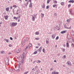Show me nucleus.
Masks as SVG:
<instances>
[{"label":"nucleus","instance_id":"obj_32","mask_svg":"<svg viewBox=\"0 0 74 74\" xmlns=\"http://www.w3.org/2000/svg\"><path fill=\"white\" fill-rule=\"evenodd\" d=\"M35 39L36 40H39V39H40V38H35Z\"/></svg>","mask_w":74,"mask_h":74},{"label":"nucleus","instance_id":"obj_61","mask_svg":"<svg viewBox=\"0 0 74 74\" xmlns=\"http://www.w3.org/2000/svg\"><path fill=\"white\" fill-rule=\"evenodd\" d=\"M30 74H33V73H32V72H31L30 73Z\"/></svg>","mask_w":74,"mask_h":74},{"label":"nucleus","instance_id":"obj_24","mask_svg":"<svg viewBox=\"0 0 74 74\" xmlns=\"http://www.w3.org/2000/svg\"><path fill=\"white\" fill-rule=\"evenodd\" d=\"M14 19H15L16 20H18V18L15 16L14 17Z\"/></svg>","mask_w":74,"mask_h":74},{"label":"nucleus","instance_id":"obj_64","mask_svg":"<svg viewBox=\"0 0 74 74\" xmlns=\"http://www.w3.org/2000/svg\"><path fill=\"white\" fill-rule=\"evenodd\" d=\"M54 62H56V60H55L54 61Z\"/></svg>","mask_w":74,"mask_h":74},{"label":"nucleus","instance_id":"obj_14","mask_svg":"<svg viewBox=\"0 0 74 74\" xmlns=\"http://www.w3.org/2000/svg\"><path fill=\"white\" fill-rule=\"evenodd\" d=\"M55 38V35L53 34L52 36V38L54 39Z\"/></svg>","mask_w":74,"mask_h":74},{"label":"nucleus","instance_id":"obj_17","mask_svg":"<svg viewBox=\"0 0 74 74\" xmlns=\"http://www.w3.org/2000/svg\"><path fill=\"white\" fill-rule=\"evenodd\" d=\"M6 10L7 12L9 11V8H6Z\"/></svg>","mask_w":74,"mask_h":74},{"label":"nucleus","instance_id":"obj_25","mask_svg":"<svg viewBox=\"0 0 74 74\" xmlns=\"http://www.w3.org/2000/svg\"><path fill=\"white\" fill-rule=\"evenodd\" d=\"M41 48H42V47H40V48L39 49V51H40V52L41 51Z\"/></svg>","mask_w":74,"mask_h":74},{"label":"nucleus","instance_id":"obj_50","mask_svg":"<svg viewBox=\"0 0 74 74\" xmlns=\"http://www.w3.org/2000/svg\"><path fill=\"white\" fill-rule=\"evenodd\" d=\"M6 61H7V62H6V61H5V63H8V62H9V61L8 60H7Z\"/></svg>","mask_w":74,"mask_h":74},{"label":"nucleus","instance_id":"obj_28","mask_svg":"<svg viewBox=\"0 0 74 74\" xmlns=\"http://www.w3.org/2000/svg\"><path fill=\"white\" fill-rule=\"evenodd\" d=\"M36 34V35H38V34H39V32H35Z\"/></svg>","mask_w":74,"mask_h":74},{"label":"nucleus","instance_id":"obj_44","mask_svg":"<svg viewBox=\"0 0 74 74\" xmlns=\"http://www.w3.org/2000/svg\"><path fill=\"white\" fill-rule=\"evenodd\" d=\"M42 51H43V52H45V49H44V48L43 49Z\"/></svg>","mask_w":74,"mask_h":74},{"label":"nucleus","instance_id":"obj_34","mask_svg":"<svg viewBox=\"0 0 74 74\" xmlns=\"http://www.w3.org/2000/svg\"><path fill=\"white\" fill-rule=\"evenodd\" d=\"M54 15H55V16H56L57 15V14L56 13H54Z\"/></svg>","mask_w":74,"mask_h":74},{"label":"nucleus","instance_id":"obj_4","mask_svg":"<svg viewBox=\"0 0 74 74\" xmlns=\"http://www.w3.org/2000/svg\"><path fill=\"white\" fill-rule=\"evenodd\" d=\"M20 52V50L19 49H16L14 51V52L15 53H18Z\"/></svg>","mask_w":74,"mask_h":74},{"label":"nucleus","instance_id":"obj_6","mask_svg":"<svg viewBox=\"0 0 74 74\" xmlns=\"http://www.w3.org/2000/svg\"><path fill=\"white\" fill-rule=\"evenodd\" d=\"M71 34L72 36H74V38H73V39H74V32L73 31H71Z\"/></svg>","mask_w":74,"mask_h":74},{"label":"nucleus","instance_id":"obj_12","mask_svg":"<svg viewBox=\"0 0 74 74\" xmlns=\"http://www.w3.org/2000/svg\"><path fill=\"white\" fill-rule=\"evenodd\" d=\"M66 32V31L65 30L64 31H62L60 32L61 34H64V33H65Z\"/></svg>","mask_w":74,"mask_h":74},{"label":"nucleus","instance_id":"obj_15","mask_svg":"<svg viewBox=\"0 0 74 74\" xmlns=\"http://www.w3.org/2000/svg\"><path fill=\"white\" fill-rule=\"evenodd\" d=\"M29 7L31 8L32 7V2H30V3L29 5Z\"/></svg>","mask_w":74,"mask_h":74},{"label":"nucleus","instance_id":"obj_16","mask_svg":"<svg viewBox=\"0 0 74 74\" xmlns=\"http://www.w3.org/2000/svg\"><path fill=\"white\" fill-rule=\"evenodd\" d=\"M39 70V71H38L37 70L36 71V73H35V74H38L39 73V71H40V70Z\"/></svg>","mask_w":74,"mask_h":74},{"label":"nucleus","instance_id":"obj_36","mask_svg":"<svg viewBox=\"0 0 74 74\" xmlns=\"http://www.w3.org/2000/svg\"><path fill=\"white\" fill-rule=\"evenodd\" d=\"M29 73V71H27L24 73V74H27V73Z\"/></svg>","mask_w":74,"mask_h":74},{"label":"nucleus","instance_id":"obj_35","mask_svg":"<svg viewBox=\"0 0 74 74\" xmlns=\"http://www.w3.org/2000/svg\"><path fill=\"white\" fill-rule=\"evenodd\" d=\"M53 69V67H51V68L50 69V71H52Z\"/></svg>","mask_w":74,"mask_h":74},{"label":"nucleus","instance_id":"obj_53","mask_svg":"<svg viewBox=\"0 0 74 74\" xmlns=\"http://www.w3.org/2000/svg\"><path fill=\"white\" fill-rule=\"evenodd\" d=\"M37 67H38V66H35V69H37Z\"/></svg>","mask_w":74,"mask_h":74},{"label":"nucleus","instance_id":"obj_58","mask_svg":"<svg viewBox=\"0 0 74 74\" xmlns=\"http://www.w3.org/2000/svg\"><path fill=\"white\" fill-rule=\"evenodd\" d=\"M12 7H10V10H12Z\"/></svg>","mask_w":74,"mask_h":74},{"label":"nucleus","instance_id":"obj_59","mask_svg":"<svg viewBox=\"0 0 74 74\" xmlns=\"http://www.w3.org/2000/svg\"><path fill=\"white\" fill-rule=\"evenodd\" d=\"M54 3H57V1H54Z\"/></svg>","mask_w":74,"mask_h":74},{"label":"nucleus","instance_id":"obj_22","mask_svg":"<svg viewBox=\"0 0 74 74\" xmlns=\"http://www.w3.org/2000/svg\"><path fill=\"white\" fill-rule=\"evenodd\" d=\"M36 53H37V51H35V52H34L33 54L34 55L35 54H36Z\"/></svg>","mask_w":74,"mask_h":74},{"label":"nucleus","instance_id":"obj_9","mask_svg":"<svg viewBox=\"0 0 74 74\" xmlns=\"http://www.w3.org/2000/svg\"><path fill=\"white\" fill-rule=\"evenodd\" d=\"M66 47H67V48H69V42H66Z\"/></svg>","mask_w":74,"mask_h":74},{"label":"nucleus","instance_id":"obj_57","mask_svg":"<svg viewBox=\"0 0 74 74\" xmlns=\"http://www.w3.org/2000/svg\"><path fill=\"white\" fill-rule=\"evenodd\" d=\"M36 62V61H34L33 63L34 64V63H35V62Z\"/></svg>","mask_w":74,"mask_h":74},{"label":"nucleus","instance_id":"obj_3","mask_svg":"<svg viewBox=\"0 0 74 74\" xmlns=\"http://www.w3.org/2000/svg\"><path fill=\"white\" fill-rule=\"evenodd\" d=\"M17 64L18 65V69H17L16 70V71H18V70H19V66H20V65H21V62L20 61H18V62H17Z\"/></svg>","mask_w":74,"mask_h":74},{"label":"nucleus","instance_id":"obj_23","mask_svg":"<svg viewBox=\"0 0 74 74\" xmlns=\"http://www.w3.org/2000/svg\"><path fill=\"white\" fill-rule=\"evenodd\" d=\"M26 40L25 39H23V42L24 43H25V42H26Z\"/></svg>","mask_w":74,"mask_h":74},{"label":"nucleus","instance_id":"obj_52","mask_svg":"<svg viewBox=\"0 0 74 74\" xmlns=\"http://www.w3.org/2000/svg\"><path fill=\"white\" fill-rule=\"evenodd\" d=\"M9 46L10 47H12V45H9Z\"/></svg>","mask_w":74,"mask_h":74},{"label":"nucleus","instance_id":"obj_21","mask_svg":"<svg viewBox=\"0 0 74 74\" xmlns=\"http://www.w3.org/2000/svg\"><path fill=\"white\" fill-rule=\"evenodd\" d=\"M40 62H41V61H40V60H38V61H36V63H40Z\"/></svg>","mask_w":74,"mask_h":74},{"label":"nucleus","instance_id":"obj_37","mask_svg":"<svg viewBox=\"0 0 74 74\" xmlns=\"http://www.w3.org/2000/svg\"><path fill=\"white\" fill-rule=\"evenodd\" d=\"M46 42L47 44H48L49 43V42L47 40L46 41Z\"/></svg>","mask_w":74,"mask_h":74},{"label":"nucleus","instance_id":"obj_54","mask_svg":"<svg viewBox=\"0 0 74 74\" xmlns=\"http://www.w3.org/2000/svg\"><path fill=\"white\" fill-rule=\"evenodd\" d=\"M8 55H11V52H9V53H8Z\"/></svg>","mask_w":74,"mask_h":74},{"label":"nucleus","instance_id":"obj_62","mask_svg":"<svg viewBox=\"0 0 74 74\" xmlns=\"http://www.w3.org/2000/svg\"><path fill=\"white\" fill-rule=\"evenodd\" d=\"M20 21H21V20H20L19 19H18V22H20Z\"/></svg>","mask_w":74,"mask_h":74},{"label":"nucleus","instance_id":"obj_38","mask_svg":"<svg viewBox=\"0 0 74 74\" xmlns=\"http://www.w3.org/2000/svg\"><path fill=\"white\" fill-rule=\"evenodd\" d=\"M21 17V15H19L17 17V19H18V18H19Z\"/></svg>","mask_w":74,"mask_h":74},{"label":"nucleus","instance_id":"obj_13","mask_svg":"<svg viewBox=\"0 0 74 74\" xmlns=\"http://www.w3.org/2000/svg\"><path fill=\"white\" fill-rule=\"evenodd\" d=\"M32 21H34L35 20V17H34L33 15H32Z\"/></svg>","mask_w":74,"mask_h":74},{"label":"nucleus","instance_id":"obj_45","mask_svg":"<svg viewBox=\"0 0 74 74\" xmlns=\"http://www.w3.org/2000/svg\"><path fill=\"white\" fill-rule=\"evenodd\" d=\"M63 58H64L65 59H66V55H64L63 56Z\"/></svg>","mask_w":74,"mask_h":74},{"label":"nucleus","instance_id":"obj_29","mask_svg":"<svg viewBox=\"0 0 74 74\" xmlns=\"http://www.w3.org/2000/svg\"><path fill=\"white\" fill-rule=\"evenodd\" d=\"M42 8H45V5L44 4L43 5H42Z\"/></svg>","mask_w":74,"mask_h":74},{"label":"nucleus","instance_id":"obj_43","mask_svg":"<svg viewBox=\"0 0 74 74\" xmlns=\"http://www.w3.org/2000/svg\"><path fill=\"white\" fill-rule=\"evenodd\" d=\"M70 6H71V4H69L68 5V8H69V7H70Z\"/></svg>","mask_w":74,"mask_h":74},{"label":"nucleus","instance_id":"obj_40","mask_svg":"<svg viewBox=\"0 0 74 74\" xmlns=\"http://www.w3.org/2000/svg\"><path fill=\"white\" fill-rule=\"evenodd\" d=\"M29 40V38L27 37L26 38V41H28V40Z\"/></svg>","mask_w":74,"mask_h":74},{"label":"nucleus","instance_id":"obj_33","mask_svg":"<svg viewBox=\"0 0 74 74\" xmlns=\"http://www.w3.org/2000/svg\"><path fill=\"white\" fill-rule=\"evenodd\" d=\"M49 2H50V1H49V0H47V4H48V3H49Z\"/></svg>","mask_w":74,"mask_h":74},{"label":"nucleus","instance_id":"obj_60","mask_svg":"<svg viewBox=\"0 0 74 74\" xmlns=\"http://www.w3.org/2000/svg\"><path fill=\"white\" fill-rule=\"evenodd\" d=\"M56 29H57V28H58V26H57L56 27Z\"/></svg>","mask_w":74,"mask_h":74},{"label":"nucleus","instance_id":"obj_20","mask_svg":"<svg viewBox=\"0 0 74 74\" xmlns=\"http://www.w3.org/2000/svg\"><path fill=\"white\" fill-rule=\"evenodd\" d=\"M4 40L6 41V42H9V41H8V40L6 39L5 38L4 39Z\"/></svg>","mask_w":74,"mask_h":74},{"label":"nucleus","instance_id":"obj_42","mask_svg":"<svg viewBox=\"0 0 74 74\" xmlns=\"http://www.w3.org/2000/svg\"><path fill=\"white\" fill-rule=\"evenodd\" d=\"M49 8V6H47L46 7V9H48Z\"/></svg>","mask_w":74,"mask_h":74},{"label":"nucleus","instance_id":"obj_51","mask_svg":"<svg viewBox=\"0 0 74 74\" xmlns=\"http://www.w3.org/2000/svg\"><path fill=\"white\" fill-rule=\"evenodd\" d=\"M53 7H56V5H53Z\"/></svg>","mask_w":74,"mask_h":74},{"label":"nucleus","instance_id":"obj_48","mask_svg":"<svg viewBox=\"0 0 74 74\" xmlns=\"http://www.w3.org/2000/svg\"><path fill=\"white\" fill-rule=\"evenodd\" d=\"M62 51H63V52H65V49H63Z\"/></svg>","mask_w":74,"mask_h":74},{"label":"nucleus","instance_id":"obj_2","mask_svg":"<svg viewBox=\"0 0 74 74\" xmlns=\"http://www.w3.org/2000/svg\"><path fill=\"white\" fill-rule=\"evenodd\" d=\"M16 25H17V23L13 22L11 23V25H10V26H15Z\"/></svg>","mask_w":74,"mask_h":74},{"label":"nucleus","instance_id":"obj_7","mask_svg":"<svg viewBox=\"0 0 74 74\" xmlns=\"http://www.w3.org/2000/svg\"><path fill=\"white\" fill-rule=\"evenodd\" d=\"M64 27L65 28H66V29H71V26H70L69 27H67V26L66 25H65Z\"/></svg>","mask_w":74,"mask_h":74},{"label":"nucleus","instance_id":"obj_8","mask_svg":"<svg viewBox=\"0 0 74 74\" xmlns=\"http://www.w3.org/2000/svg\"><path fill=\"white\" fill-rule=\"evenodd\" d=\"M5 19V20H7V19H8V15L7 16H4Z\"/></svg>","mask_w":74,"mask_h":74},{"label":"nucleus","instance_id":"obj_18","mask_svg":"<svg viewBox=\"0 0 74 74\" xmlns=\"http://www.w3.org/2000/svg\"><path fill=\"white\" fill-rule=\"evenodd\" d=\"M41 17L42 18H43L44 16V14H43L42 13H41Z\"/></svg>","mask_w":74,"mask_h":74},{"label":"nucleus","instance_id":"obj_49","mask_svg":"<svg viewBox=\"0 0 74 74\" xmlns=\"http://www.w3.org/2000/svg\"><path fill=\"white\" fill-rule=\"evenodd\" d=\"M20 62H21V63H23V60H22Z\"/></svg>","mask_w":74,"mask_h":74},{"label":"nucleus","instance_id":"obj_41","mask_svg":"<svg viewBox=\"0 0 74 74\" xmlns=\"http://www.w3.org/2000/svg\"><path fill=\"white\" fill-rule=\"evenodd\" d=\"M4 53V51H2L1 52V53L2 54H3V53Z\"/></svg>","mask_w":74,"mask_h":74},{"label":"nucleus","instance_id":"obj_1","mask_svg":"<svg viewBox=\"0 0 74 74\" xmlns=\"http://www.w3.org/2000/svg\"><path fill=\"white\" fill-rule=\"evenodd\" d=\"M30 48V47H29V46H27L25 48V50H23V57L22 58H23V59H25V55H26V54L27 53V52H26V49H29Z\"/></svg>","mask_w":74,"mask_h":74},{"label":"nucleus","instance_id":"obj_55","mask_svg":"<svg viewBox=\"0 0 74 74\" xmlns=\"http://www.w3.org/2000/svg\"><path fill=\"white\" fill-rule=\"evenodd\" d=\"M29 0V2L30 3H32V0Z\"/></svg>","mask_w":74,"mask_h":74},{"label":"nucleus","instance_id":"obj_47","mask_svg":"<svg viewBox=\"0 0 74 74\" xmlns=\"http://www.w3.org/2000/svg\"><path fill=\"white\" fill-rule=\"evenodd\" d=\"M10 39L11 40H13V38L11 37H10Z\"/></svg>","mask_w":74,"mask_h":74},{"label":"nucleus","instance_id":"obj_11","mask_svg":"<svg viewBox=\"0 0 74 74\" xmlns=\"http://www.w3.org/2000/svg\"><path fill=\"white\" fill-rule=\"evenodd\" d=\"M68 3H74V0H70L68 1Z\"/></svg>","mask_w":74,"mask_h":74},{"label":"nucleus","instance_id":"obj_27","mask_svg":"<svg viewBox=\"0 0 74 74\" xmlns=\"http://www.w3.org/2000/svg\"><path fill=\"white\" fill-rule=\"evenodd\" d=\"M29 47H31L32 46V44L29 43Z\"/></svg>","mask_w":74,"mask_h":74},{"label":"nucleus","instance_id":"obj_31","mask_svg":"<svg viewBox=\"0 0 74 74\" xmlns=\"http://www.w3.org/2000/svg\"><path fill=\"white\" fill-rule=\"evenodd\" d=\"M28 4H29V2H27L26 3V4H25V5L26 7H27V5H28Z\"/></svg>","mask_w":74,"mask_h":74},{"label":"nucleus","instance_id":"obj_26","mask_svg":"<svg viewBox=\"0 0 74 74\" xmlns=\"http://www.w3.org/2000/svg\"><path fill=\"white\" fill-rule=\"evenodd\" d=\"M33 15V16L34 17H36V16H37V14H34Z\"/></svg>","mask_w":74,"mask_h":74},{"label":"nucleus","instance_id":"obj_30","mask_svg":"<svg viewBox=\"0 0 74 74\" xmlns=\"http://www.w3.org/2000/svg\"><path fill=\"white\" fill-rule=\"evenodd\" d=\"M64 2H62L61 3V4L62 5H64Z\"/></svg>","mask_w":74,"mask_h":74},{"label":"nucleus","instance_id":"obj_10","mask_svg":"<svg viewBox=\"0 0 74 74\" xmlns=\"http://www.w3.org/2000/svg\"><path fill=\"white\" fill-rule=\"evenodd\" d=\"M67 63L68 65H69V66H70L71 65V63L69 61H67Z\"/></svg>","mask_w":74,"mask_h":74},{"label":"nucleus","instance_id":"obj_39","mask_svg":"<svg viewBox=\"0 0 74 74\" xmlns=\"http://www.w3.org/2000/svg\"><path fill=\"white\" fill-rule=\"evenodd\" d=\"M59 39V36H57L56 38V40H58Z\"/></svg>","mask_w":74,"mask_h":74},{"label":"nucleus","instance_id":"obj_5","mask_svg":"<svg viewBox=\"0 0 74 74\" xmlns=\"http://www.w3.org/2000/svg\"><path fill=\"white\" fill-rule=\"evenodd\" d=\"M71 20V19L69 18V19H67L66 20V22L67 23H70V21Z\"/></svg>","mask_w":74,"mask_h":74},{"label":"nucleus","instance_id":"obj_19","mask_svg":"<svg viewBox=\"0 0 74 74\" xmlns=\"http://www.w3.org/2000/svg\"><path fill=\"white\" fill-rule=\"evenodd\" d=\"M18 10L17 11V12H18L19 13L21 12V10L20 9V8H18Z\"/></svg>","mask_w":74,"mask_h":74},{"label":"nucleus","instance_id":"obj_63","mask_svg":"<svg viewBox=\"0 0 74 74\" xmlns=\"http://www.w3.org/2000/svg\"><path fill=\"white\" fill-rule=\"evenodd\" d=\"M36 48H37H37H38V47H36Z\"/></svg>","mask_w":74,"mask_h":74},{"label":"nucleus","instance_id":"obj_46","mask_svg":"<svg viewBox=\"0 0 74 74\" xmlns=\"http://www.w3.org/2000/svg\"><path fill=\"white\" fill-rule=\"evenodd\" d=\"M13 7L14 8H15V7H17V6H16V5H14V6H13Z\"/></svg>","mask_w":74,"mask_h":74},{"label":"nucleus","instance_id":"obj_56","mask_svg":"<svg viewBox=\"0 0 74 74\" xmlns=\"http://www.w3.org/2000/svg\"><path fill=\"white\" fill-rule=\"evenodd\" d=\"M2 23H3V21H1V22H0V24L1 25V24H2Z\"/></svg>","mask_w":74,"mask_h":74}]
</instances>
